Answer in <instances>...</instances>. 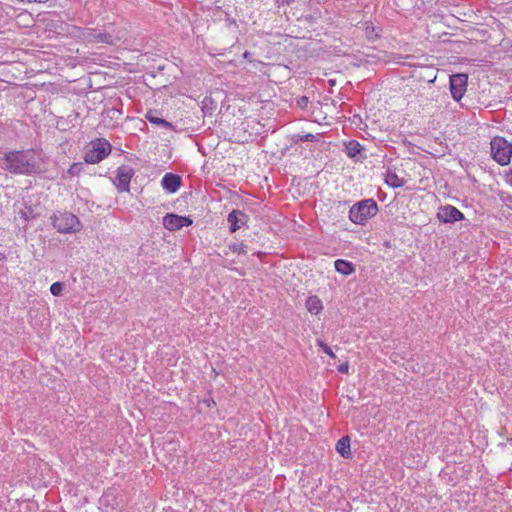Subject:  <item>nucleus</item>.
Masks as SVG:
<instances>
[{
  "label": "nucleus",
  "mask_w": 512,
  "mask_h": 512,
  "mask_svg": "<svg viewBox=\"0 0 512 512\" xmlns=\"http://www.w3.org/2000/svg\"><path fill=\"white\" fill-rule=\"evenodd\" d=\"M251 57H252V53H251V52H249V51H245V52L243 53V58H244V59H246V60H247V61H249V62H251V61H252Z\"/></svg>",
  "instance_id": "nucleus-31"
},
{
  "label": "nucleus",
  "mask_w": 512,
  "mask_h": 512,
  "mask_svg": "<svg viewBox=\"0 0 512 512\" xmlns=\"http://www.w3.org/2000/svg\"><path fill=\"white\" fill-rule=\"evenodd\" d=\"M216 107H217V104H216V102L214 101V99L212 97L206 96L202 100L201 110H202L204 115H210L211 116L213 114V112L215 111Z\"/></svg>",
  "instance_id": "nucleus-20"
},
{
  "label": "nucleus",
  "mask_w": 512,
  "mask_h": 512,
  "mask_svg": "<svg viewBox=\"0 0 512 512\" xmlns=\"http://www.w3.org/2000/svg\"><path fill=\"white\" fill-rule=\"evenodd\" d=\"M317 344L325 354H327L331 358L336 357L335 354L333 353L332 349L325 342H323L321 340H317Z\"/></svg>",
  "instance_id": "nucleus-26"
},
{
  "label": "nucleus",
  "mask_w": 512,
  "mask_h": 512,
  "mask_svg": "<svg viewBox=\"0 0 512 512\" xmlns=\"http://www.w3.org/2000/svg\"><path fill=\"white\" fill-rule=\"evenodd\" d=\"M365 35H366V38L372 42H374L379 37V35L376 32V29L373 25H367L365 27Z\"/></svg>",
  "instance_id": "nucleus-21"
},
{
  "label": "nucleus",
  "mask_w": 512,
  "mask_h": 512,
  "mask_svg": "<svg viewBox=\"0 0 512 512\" xmlns=\"http://www.w3.org/2000/svg\"><path fill=\"white\" fill-rule=\"evenodd\" d=\"M73 34L81 40L91 44L105 43L115 45L117 40L112 34L104 31H98L94 28L74 27Z\"/></svg>",
  "instance_id": "nucleus-5"
},
{
  "label": "nucleus",
  "mask_w": 512,
  "mask_h": 512,
  "mask_svg": "<svg viewBox=\"0 0 512 512\" xmlns=\"http://www.w3.org/2000/svg\"><path fill=\"white\" fill-rule=\"evenodd\" d=\"M0 168L12 174L31 175L41 172L36 162L35 152L29 150H11L0 158Z\"/></svg>",
  "instance_id": "nucleus-1"
},
{
  "label": "nucleus",
  "mask_w": 512,
  "mask_h": 512,
  "mask_svg": "<svg viewBox=\"0 0 512 512\" xmlns=\"http://www.w3.org/2000/svg\"><path fill=\"white\" fill-rule=\"evenodd\" d=\"M278 7L284 6V5H290L295 0H275Z\"/></svg>",
  "instance_id": "nucleus-29"
},
{
  "label": "nucleus",
  "mask_w": 512,
  "mask_h": 512,
  "mask_svg": "<svg viewBox=\"0 0 512 512\" xmlns=\"http://www.w3.org/2000/svg\"><path fill=\"white\" fill-rule=\"evenodd\" d=\"M290 143L291 144H298L299 142L301 141H305V142H318L320 140V135L319 134H312V133H307V134H304V135H300V134H292L290 135Z\"/></svg>",
  "instance_id": "nucleus-17"
},
{
  "label": "nucleus",
  "mask_w": 512,
  "mask_h": 512,
  "mask_svg": "<svg viewBox=\"0 0 512 512\" xmlns=\"http://www.w3.org/2000/svg\"><path fill=\"white\" fill-rule=\"evenodd\" d=\"M134 174V169L128 165H122L117 168L113 183L119 193L129 192L130 181Z\"/></svg>",
  "instance_id": "nucleus-8"
},
{
  "label": "nucleus",
  "mask_w": 512,
  "mask_h": 512,
  "mask_svg": "<svg viewBox=\"0 0 512 512\" xmlns=\"http://www.w3.org/2000/svg\"><path fill=\"white\" fill-rule=\"evenodd\" d=\"M305 305L307 310L314 315H318L323 309L322 302L316 295L308 297Z\"/></svg>",
  "instance_id": "nucleus-16"
},
{
  "label": "nucleus",
  "mask_w": 512,
  "mask_h": 512,
  "mask_svg": "<svg viewBox=\"0 0 512 512\" xmlns=\"http://www.w3.org/2000/svg\"><path fill=\"white\" fill-rule=\"evenodd\" d=\"M6 260H7V256L4 253L0 252V261H6Z\"/></svg>",
  "instance_id": "nucleus-33"
},
{
  "label": "nucleus",
  "mask_w": 512,
  "mask_h": 512,
  "mask_svg": "<svg viewBox=\"0 0 512 512\" xmlns=\"http://www.w3.org/2000/svg\"><path fill=\"white\" fill-rule=\"evenodd\" d=\"M378 213V204L372 199H364L355 203L349 210V219L358 225H363L365 222L374 217Z\"/></svg>",
  "instance_id": "nucleus-3"
},
{
  "label": "nucleus",
  "mask_w": 512,
  "mask_h": 512,
  "mask_svg": "<svg viewBox=\"0 0 512 512\" xmlns=\"http://www.w3.org/2000/svg\"><path fill=\"white\" fill-rule=\"evenodd\" d=\"M50 220L57 232L63 234L79 232L83 227L79 218L68 211H57L50 216Z\"/></svg>",
  "instance_id": "nucleus-2"
},
{
  "label": "nucleus",
  "mask_w": 512,
  "mask_h": 512,
  "mask_svg": "<svg viewBox=\"0 0 512 512\" xmlns=\"http://www.w3.org/2000/svg\"><path fill=\"white\" fill-rule=\"evenodd\" d=\"M229 248L234 253L243 254V255H245L247 253V246L243 243L230 244Z\"/></svg>",
  "instance_id": "nucleus-24"
},
{
  "label": "nucleus",
  "mask_w": 512,
  "mask_h": 512,
  "mask_svg": "<svg viewBox=\"0 0 512 512\" xmlns=\"http://www.w3.org/2000/svg\"><path fill=\"white\" fill-rule=\"evenodd\" d=\"M338 371L340 373H344V374L348 373V371H349V363L348 362H344V363L340 364L338 366Z\"/></svg>",
  "instance_id": "nucleus-28"
},
{
  "label": "nucleus",
  "mask_w": 512,
  "mask_h": 512,
  "mask_svg": "<svg viewBox=\"0 0 512 512\" xmlns=\"http://www.w3.org/2000/svg\"><path fill=\"white\" fill-rule=\"evenodd\" d=\"M506 181L512 185V165L509 172L506 173Z\"/></svg>",
  "instance_id": "nucleus-30"
},
{
  "label": "nucleus",
  "mask_w": 512,
  "mask_h": 512,
  "mask_svg": "<svg viewBox=\"0 0 512 512\" xmlns=\"http://www.w3.org/2000/svg\"><path fill=\"white\" fill-rule=\"evenodd\" d=\"M192 224L193 220L190 216H181L174 213H167L163 217V226L169 231H177Z\"/></svg>",
  "instance_id": "nucleus-9"
},
{
  "label": "nucleus",
  "mask_w": 512,
  "mask_h": 512,
  "mask_svg": "<svg viewBox=\"0 0 512 512\" xmlns=\"http://www.w3.org/2000/svg\"><path fill=\"white\" fill-rule=\"evenodd\" d=\"M91 148L84 154V161L87 164H97L105 159L112 150V145L105 138H97L90 142Z\"/></svg>",
  "instance_id": "nucleus-4"
},
{
  "label": "nucleus",
  "mask_w": 512,
  "mask_h": 512,
  "mask_svg": "<svg viewBox=\"0 0 512 512\" xmlns=\"http://www.w3.org/2000/svg\"><path fill=\"white\" fill-rule=\"evenodd\" d=\"M362 150H364V147L356 140H350L345 145V152L350 158H355Z\"/></svg>",
  "instance_id": "nucleus-18"
},
{
  "label": "nucleus",
  "mask_w": 512,
  "mask_h": 512,
  "mask_svg": "<svg viewBox=\"0 0 512 512\" xmlns=\"http://www.w3.org/2000/svg\"><path fill=\"white\" fill-rule=\"evenodd\" d=\"M181 185V176L171 172L166 173L161 180L162 188L170 194L177 192L180 189Z\"/></svg>",
  "instance_id": "nucleus-12"
},
{
  "label": "nucleus",
  "mask_w": 512,
  "mask_h": 512,
  "mask_svg": "<svg viewBox=\"0 0 512 512\" xmlns=\"http://www.w3.org/2000/svg\"><path fill=\"white\" fill-rule=\"evenodd\" d=\"M208 407H210L212 404L215 405V401L211 398V399H208V400H205L204 401Z\"/></svg>",
  "instance_id": "nucleus-32"
},
{
  "label": "nucleus",
  "mask_w": 512,
  "mask_h": 512,
  "mask_svg": "<svg viewBox=\"0 0 512 512\" xmlns=\"http://www.w3.org/2000/svg\"><path fill=\"white\" fill-rule=\"evenodd\" d=\"M19 215L26 221L36 218V215L31 207H26V209L20 210Z\"/></svg>",
  "instance_id": "nucleus-25"
},
{
  "label": "nucleus",
  "mask_w": 512,
  "mask_h": 512,
  "mask_svg": "<svg viewBox=\"0 0 512 512\" xmlns=\"http://www.w3.org/2000/svg\"><path fill=\"white\" fill-rule=\"evenodd\" d=\"M335 270L345 276L352 274L355 271V266L352 262L345 259H337L334 262Z\"/></svg>",
  "instance_id": "nucleus-15"
},
{
  "label": "nucleus",
  "mask_w": 512,
  "mask_h": 512,
  "mask_svg": "<svg viewBox=\"0 0 512 512\" xmlns=\"http://www.w3.org/2000/svg\"><path fill=\"white\" fill-rule=\"evenodd\" d=\"M248 219L249 216L243 211L238 209L232 210L227 216V221L230 225V232L234 233L239 230L243 225L247 223Z\"/></svg>",
  "instance_id": "nucleus-11"
},
{
  "label": "nucleus",
  "mask_w": 512,
  "mask_h": 512,
  "mask_svg": "<svg viewBox=\"0 0 512 512\" xmlns=\"http://www.w3.org/2000/svg\"><path fill=\"white\" fill-rule=\"evenodd\" d=\"M468 75L465 73L452 74L449 79V89L452 98L460 101L467 90Z\"/></svg>",
  "instance_id": "nucleus-7"
},
{
  "label": "nucleus",
  "mask_w": 512,
  "mask_h": 512,
  "mask_svg": "<svg viewBox=\"0 0 512 512\" xmlns=\"http://www.w3.org/2000/svg\"><path fill=\"white\" fill-rule=\"evenodd\" d=\"M437 219L442 223L454 224L464 219V214L452 205L441 206L437 213Z\"/></svg>",
  "instance_id": "nucleus-10"
},
{
  "label": "nucleus",
  "mask_w": 512,
  "mask_h": 512,
  "mask_svg": "<svg viewBox=\"0 0 512 512\" xmlns=\"http://www.w3.org/2000/svg\"><path fill=\"white\" fill-rule=\"evenodd\" d=\"M308 103H309V99L306 96H301V97L297 98V100H296L297 106L303 110L307 108Z\"/></svg>",
  "instance_id": "nucleus-27"
},
{
  "label": "nucleus",
  "mask_w": 512,
  "mask_h": 512,
  "mask_svg": "<svg viewBox=\"0 0 512 512\" xmlns=\"http://www.w3.org/2000/svg\"><path fill=\"white\" fill-rule=\"evenodd\" d=\"M63 289H64V283H62L60 281L54 282L50 286V292H51V294L53 296H60V295H62Z\"/></svg>",
  "instance_id": "nucleus-23"
},
{
  "label": "nucleus",
  "mask_w": 512,
  "mask_h": 512,
  "mask_svg": "<svg viewBox=\"0 0 512 512\" xmlns=\"http://www.w3.org/2000/svg\"><path fill=\"white\" fill-rule=\"evenodd\" d=\"M385 183L392 188H399L405 184V181L400 179L395 172L388 170L385 175Z\"/></svg>",
  "instance_id": "nucleus-19"
},
{
  "label": "nucleus",
  "mask_w": 512,
  "mask_h": 512,
  "mask_svg": "<svg viewBox=\"0 0 512 512\" xmlns=\"http://www.w3.org/2000/svg\"><path fill=\"white\" fill-rule=\"evenodd\" d=\"M84 169V164L81 163V162H77V163H73L69 169H68V173L71 175V176H78Z\"/></svg>",
  "instance_id": "nucleus-22"
},
{
  "label": "nucleus",
  "mask_w": 512,
  "mask_h": 512,
  "mask_svg": "<svg viewBox=\"0 0 512 512\" xmlns=\"http://www.w3.org/2000/svg\"><path fill=\"white\" fill-rule=\"evenodd\" d=\"M491 156L501 166L508 165L512 157V143L504 137L496 136L491 142Z\"/></svg>",
  "instance_id": "nucleus-6"
},
{
  "label": "nucleus",
  "mask_w": 512,
  "mask_h": 512,
  "mask_svg": "<svg viewBox=\"0 0 512 512\" xmlns=\"http://www.w3.org/2000/svg\"><path fill=\"white\" fill-rule=\"evenodd\" d=\"M145 118L147 119L148 122H150L153 125H157L164 129H169V130L174 129V126L172 125V123H170L167 120H165L164 118L160 117V112L158 110H149L146 113Z\"/></svg>",
  "instance_id": "nucleus-13"
},
{
  "label": "nucleus",
  "mask_w": 512,
  "mask_h": 512,
  "mask_svg": "<svg viewBox=\"0 0 512 512\" xmlns=\"http://www.w3.org/2000/svg\"><path fill=\"white\" fill-rule=\"evenodd\" d=\"M336 451L346 459H350L352 457L351 449H350V437L343 436L341 437L335 447Z\"/></svg>",
  "instance_id": "nucleus-14"
}]
</instances>
